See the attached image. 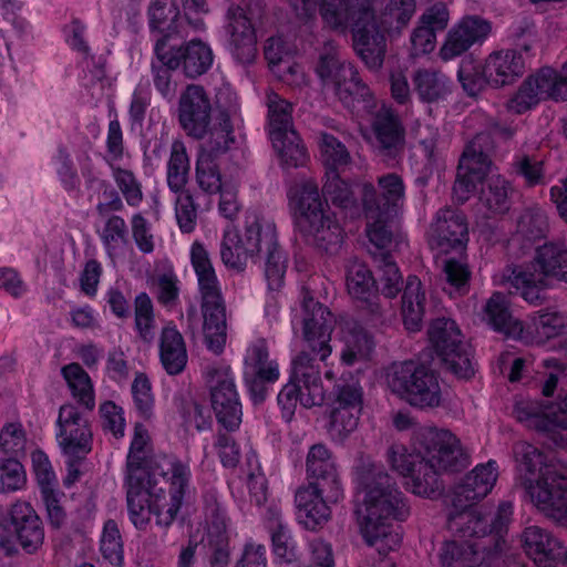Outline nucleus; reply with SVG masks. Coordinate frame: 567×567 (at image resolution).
I'll return each instance as SVG.
<instances>
[{"instance_id":"obj_1","label":"nucleus","mask_w":567,"mask_h":567,"mask_svg":"<svg viewBox=\"0 0 567 567\" xmlns=\"http://www.w3.org/2000/svg\"><path fill=\"white\" fill-rule=\"evenodd\" d=\"M296 14L307 19L317 9L324 28L346 34L351 32L355 53L371 71H379L386 52L385 35L396 39L410 25L416 0H289Z\"/></svg>"},{"instance_id":"obj_2","label":"nucleus","mask_w":567,"mask_h":567,"mask_svg":"<svg viewBox=\"0 0 567 567\" xmlns=\"http://www.w3.org/2000/svg\"><path fill=\"white\" fill-rule=\"evenodd\" d=\"M189 481V468L165 455H152L148 431L141 423L134 426L126 460V506L137 529H146L152 516L159 527L175 519Z\"/></svg>"},{"instance_id":"obj_3","label":"nucleus","mask_w":567,"mask_h":567,"mask_svg":"<svg viewBox=\"0 0 567 567\" xmlns=\"http://www.w3.org/2000/svg\"><path fill=\"white\" fill-rule=\"evenodd\" d=\"M302 308L306 347L291 359L289 380L277 398L282 416L288 421L295 414L298 402L307 409L323 403L324 390L320 362H324L332 352L331 312L320 302L315 301L307 289H302Z\"/></svg>"},{"instance_id":"obj_4","label":"nucleus","mask_w":567,"mask_h":567,"mask_svg":"<svg viewBox=\"0 0 567 567\" xmlns=\"http://www.w3.org/2000/svg\"><path fill=\"white\" fill-rule=\"evenodd\" d=\"M358 485L362 501L355 513L361 534L381 556L378 567H394L385 556L401 544L392 520L406 519L410 514L406 499L381 465H362L358 472Z\"/></svg>"},{"instance_id":"obj_5","label":"nucleus","mask_w":567,"mask_h":567,"mask_svg":"<svg viewBox=\"0 0 567 567\" xmlns=\"http://www.w3.org/2000/svg\"><path fill=\"white\" fill-rule=\"evenodd\" d=\"M415 452L404 446H392L388 452L391 467L404 477L412 493L435 497L443 485L441 472H457L467 465V455L460 440L449 430L436 427L421 429L415 439Z\"/></svg>"},{"instance_id":"obj_6","label":"nucleus","mask_w":567,"mask_h":567,"mask_svg":"<svg viewBox=\"0 0 567 567\" xmlns=\"http://www.w3.org/2000/svg\"><path fill=\"white\" fill-rule=\"evenodd\" d=\"M265 257V277L270 290H279L284 285L287 256L278 243L276 225L257 215L246 216L243 231L227 227L220 244V258L224 265L243 271L248 258Z\"/></svg>"},{"instance_id":"obj_7","label":"nucleus","mask_w":567,"mask_h":567,"mask_svg":"<svg viewBox=\"0 0 567 567\" xmlns=\"http://www.w3.org/2000/svg\"><path fill=\"white\" fill-rule=\"evenodd\" d=\"M496 154V142L492 132L477 134L463 151L456 178L453 185V196L460 204H464L476 189L478 184L484 185L491 173ZM496 190L492 183H487L480 192L475 206L476 225L481 231H493L496 221Z\"/></svg>"},{"instance_id":"obj_8","label":"nucleus","mask_w":567,"mask_h":567,"mask_svg":"<svg viewBox=\"0 0 567 567\" xmlns=\"http://www.w3.org/2000/svg\"><path fill=\"white\" fill-rule=\"evenodd\" d=\"M390 390L417 409L437 408L442 391L434 371L413 361L393 363L386 373Z\"/></svg>"},{"instance_id":"obj_9","label":"nucleus","mask_w":567,"mask_h":567,"mask_svg":"<svg viewBox=\"0 0 567 567\" xmlns=\"http://www.w3.org/2000/svg\"><path fill=\"white\" fill-rule=\"evenodd\" d=\"M534 272H526L517 268L507 269L498 286L511 292V287L525 288L523 297L534 298V288L545 286V278L553 277L567 282V249L560 245L549 243L536 249L534 257Z\"/></svg>"},{"instance_id":"obj_10","label":"nucleus","mask_w":567,"mask_h":567,"mask_svg":"<svg viewBox=\"0 0 567 567\" xmlns=\"http://www.w3.org/2000/svg\"><path fill=\"white\" fill-rule=\"evenodd\" d=\"M516 417L544 434L554 445L567 444V390L560 389L556 402L524 401L515 405Z\"/></svg>"},{"instance_id":"obj_11","label":"nucleus","mask_w":567,"mask_h":567,"mask_svg":"<svg viewBox=\"0 0 567 567\" xmlns=\"http://www.w3.org/2000/svg\"><path fill=\"white\" fill-rule=\"evenodd\" d=\"M548 99L567 101V87L560 73L544 66L523 81L505 107L509 113L523 114Z\"/></svg>"},{"instance_id":"obj_12","label":"nucleus","mask_w":567,"mask_h":567,"mask_svg":"<svg viewBox=\"0 0 567 567\" xmlns=\"http://www.w3.org/2000/svg\"><path fill=\"white\" fill-rule=\"evenodd\" d=\"M206 375L212 408L218 423L228 431H235L241 422L243 413L230 368L214 365L208 368Z\"/></svg>"},{"instance_id":"obj_13","label":"nucleus","mask_w":567,"mask_h":567,"mask_svg":"<svg viewBox=\"0 0 567 567\" xmlns=\"http://www.w3.org/2000/svg\"><path fill=\"white\" fill-rule=\"evenodd\" d=\"M363 408V390L357 381H341L333 388L329 433L332 439L342 441L359 424Z\"/></svg>"},{"instance_id":"obj_14","label":"nucleus","mask_w":567,"mask_h":567,"mask_svg":"<svg viewBox=\"0 0 567 567\" xmlns=\"http://www.w3.org/2000/svg\"><path fill=\"white\" fill-rule=\"evenodd\" d=\"M361 197L367 218L365 233L372 245L369 250L372 258H375L377 251L391 255L392 249L396 246L393 213L381 208V203H379L377 190L372 184H363Z\"/></svg>"},{"instance_id":"obj_15","label":"nucleus","mask_w":567,"mask_h":567,"mask_svg":"<svg viewBox=\"0 0 567 567\" xmlns=\"http://www.w3.org/2000/svg\"><path fill=\"white\" fill-rule=\"evenodd\" d=\"M150 27L157 31L156 40L168 38L169 41H182L190 37V30L203 31L205 22L202 18L181 16L174 0H152L148 8Z\"/></svg>"},{"instance_id":"obj_16","label":"nucleus","mask_w":567,"mask_h":567,"mask_svg":"<svg viewBox=\"0 0 567 567\" xmlns=\"http://www.w3.org/2000/svg\"><path fill=\"white\" fill-rule=\"evenodd\" d=\"M280 377L279 364L269 359V350L264 339L250 344L245 357V382L255 403L266 399L268 385Z\"/></svg>"},{"instance_id":"obj_17","label":"nucleus","mask_w":567,"mask_h":567,"mask_svg":"<svg viewBox=\"0 0 567 567\" xmlns=\"http://www.w3.org/2000/svg\"><path fill=\"white\" fill-rule=\"evenodd\" d=\"M178 123L187 136L204 140L212 122V102L204 86L188 84L178 100Z\"/></svg>"},{"instance_id":"obj_18","label":"nucleus","mask_w":567,"mask_h":567,"mask_svg":"<svg viewBox=\"0 0 567 567\" xmlns=\"http://www.w3.org/2000/svg\"><path fill=\"white\" fill-rule=\"evenodd\" d=\"M535 480L528 487L532 502L548 519L567 527V477L563 473Z\"/></svg>"},{"instance_id":"obj_19","label":"nucleus","mask_w":567,"mask_h":567,"mask_svg":"<svg viewBox=\"0 0 567 567\" xmlns=\"http://www.w3.org/2000/svg\"><path fill=\"white\" fill-rule=\"evenodd\" d=\"M3 528L28 554L35 553L43 545V523L27 502H17L10 507Z\"/></svg>"},{"instance_id":"obj_20","label":"nucleus","mask_w":567,"mask_h":567,"mask_svg":"<svg viewBox=\"0 0 567 567\" xmlns=\"http://www.w3.org/2000/svg\"><path fill=\"white\" fill-rule=\"evenodd\" d=\"M346 286L348 293L367 311L371 321H381L383 310L379 303L375 279L368 266L357 257H350L346 262Z\"/></svg>"},{"instance_id":"obj_21","label":"nucleus","mask_w":567,"mask_h":567,"mask_svg":"<svg viewBox=\"0 0 567 567\" xmlns=\"http://www.w3.org/2000/svg\"><path fill=\"white\" fill-rule=\"evenodd\" d=\"M58 426L59 444L66 455L79 457L91 451L92 431L76 406L64 404L60 408Z\"/></svg>"},{"instance_id":"obj_22","label":"nucleus","mask_w":567,"mask_h":567,"mask_svg":"<svg viewBox=\"0 0 567 567\" xmlns=\"http://www.w3.org/2000/svg\"><path fill=\"white\" fill-rule=\"evenodd\" d=\"M492 31V23L478 16L463 17L447 32L439 56L444 62L461 56L472 45L483 42Z\"/></svg>"},{"instance_id":"obj_23","label":"nucleus","mask_w":567,"mask_h":567,"mask_svg":"<svg viewBox=\"0 0 567 567\" xmlns=\"http://www.w3.org/2000/svg\"><path fill=\"white\" fill-rule=\"evenodd\" d=\"M492 31V23L478 16L463 17L447 32L439 56L444 62L461 56L472 45L483 42Z\"/></svg>"},{"instance_id":"obj_24","label":"nucleus","mask_w":567,"mask_h":567,"mask_svg":"<svg viewBox=\"0 0 567 567\" xmlns=\"http://www.w3.org/2000/svg\"><path fill=\"white\" fill-rule=\"evenodd\" d=\"M228 48L240 64L251 63L257 54L255 25L245 8L231 4L227 11Z\"/></svg>"},{"instance_id":"obj_25","label":"nucleus","mask_w":567,"mask_h":567,"mask_svg":"<svg viewBox=\"0 0 567 567\" xmlns=\"http://www.w3.org/2000/svg\"><path fill=\"white\" fill-rule=\"evenodd\" d=\"M375 137L374 148L384 161L396 159L404 150L405 128L396 112L380 109L372 123Z\"/></svg>"},{"instance_id":"obj_26","label":"nucleus","mask_w":567,"mask_h":567,"mask_svg":"<svg viewBox=\"0 0 567 567\" xmlns=\"http://www.w3.org/2000/svg\"><path fill=\"white\" fill-rule=\"evenodd\" d=\"M203 331L207 348L216 354L224 351L227 340L226 306L220 289L200 292Z\"/></svg>"},{"instance_id":"obj_27","label":"nucleus","mask_w":567,"mask_h":567,"mask_svg":"<svg viewBox=\"0 0 567 567\" xmlns=\"http://www.w3.org/2000/svg\"><path fill=\"white\" fill-rule=\"evenodd\" d=\"M432 228L441 252L449 254L452 250L460 255L464 252L468 241V225L461 210L450 207L440 209Z\"/></svg>"},{"instance_id":"obj_28","label":"nucleus","mask_w":567,"mask_h":567,"mask_svg":"<svg viewBox=\"0 0 567 567\" xmlns=\"http://www.w3.org/2000/svg\"><path fill=\"white\" fill-rule=\"evenodd\" d=\"M447 529L456 537H485L491 535L496 526V514L483 507H454L451 504L446 518Z\"/></svg>"},{"instance_id":"obj_29","label":"nucleus","mask_w":567,"mask_h":567,"mask_svg":"<svg viewBox=\"0 0 567 567\" xmlns=\"http://www.w3.org/2000/svg\"><path fill=\"white\" fill-rule=\"evenodd\" d=\"M306 471L309 483L321 485L329 498L340 499L343 496L334 458L326 445L315 444L310 447Z\"/></svg>"},{"instance_id":"obj_30","label":"nucleus","mask_w":567,"mask_h":567,"mask_svg":"<svg viewBox=\"0 0 567 567\" xmlns=\"http://www.w3.org/2000/svg\"><path fill=\"white\" fill-rule=\"evenodd\" d=\"M495 483L494 462L478 464L454 487L451 503L458 508L473 506L493 491Z\"/></svg>"},{"instance_id":"obj_31","label":"nucleus","mask_w":567,"mask_h":567,"mask_svg":"<svg viewBox=\"0 0 567 567\" xmlns=\"http://www.w3.org/2000/svg\"><path fill=\"white\" fill-rule=\"evenodd\" d=\"M339 499H331L322 489L321 485L308 483L296 491L295 503L300 523L307 528L315 530L326 524L330 518L328 503H336Z\"/></svg>"},{"instance_id":"obj_32","label":"nucleus","mask_w":567,"mask_h":567,"mask_svg":"<svg viewBox=\"0 0 567 567\" xmlns=\"http://www.w3.org/2000/svg\"><path fill=\"white\" fill-rule=\"evenodd\" d=\"M298 227L305 240L319 251L330 255L339 251L343 241L342 229L327 212L298 221Z\"/></svg>"},{"instance_id":"obj_33","label":"nucleus","mask_w":567,"mask_h":567,"mask_svg":"<svg viewBox=\"0 0 567 567\" xmlns=\"http://www.w3.org/2000/svg\"><path fill=\"white\" fill-rule=\"evenodd\" d=\"M171 42L172 54L178 60V69L188 79H196L205 74L212 66L214 54L210 47L199 39Z\"/></svg>"},{"instance_id":"obj_34","label":"nucleus","mask_w":567,"mask_h":567,"mask_svg":"<svg viewBox=\"0 0 567 567\" xmlns=\"http://www.w3.org/2000/svg\"><path fill=\"white\" fill-rule=\"evenodd\" d=\"M334 90L339 100L347 107L370 112L375 106L374 95L360 78L355 66H346L341 70Z\"/></svg>"},{"instance_id":"obj_35","label":"nucleus","mask_w":567,"mask_h":567,"mask_svg":"<svg viewBox=\"0 0 567 567\" xmlns=\"http://www.w3.org/2000/svg\"><path fill=\"white\" fill-rule=\"evenodd\" d=\"M439 558L443 567H475L482 564L491 567L495 555L493 548L480 549L474 543L449 540L440 548Z\"/></svg>"},{"instance_id":"obj_36","label":"nucleus","mask_w":567,"mask_h":567,"mask_svg":"<svg viewBox=\"0 0 567 567\" xmlns=\"http://www.w3.org/2000/svg\"><path fill=\"white\" fill-rule=\"evenodd\" d=\"M547 217L540 212H526L517 220L516 231L506 241V249L512 256L519 257L530 250L533 244L546 236Z\"/></svg>"},{"instance_id":"obj_37","label":"nucleus","mask_w":567,"mask_h":567,"mask_svg":"<svg viewBox=\"0 0 567 567\" xmlns=\"http://www.w3.org/2000/svg\"><path fill=\"white\" fill-rule=\"evenodd\" d=\"M168 41L169 37L155 40V60L151 63L154 85L165 97L172 95L175 91L172 76L173 71L178 69V60L173 56V47L169 45Z\"/></svg>"},{"instance_id":"obj_38","label":"nucleus","mask_w":567,"mask_h":567,"mask_svg":"<svg viewBox=\"0 0 567 567\" xmlns=\"http://www.w3.org/2000/svg\"><path fill=\"white\" fill-rule=\"evenodd\" d=\"M159 358L165 371L179 374L187 364V350L182 333L175 327H165L159 339Z\"/></svg>"},{"instance_id":"obj_39","label":"nucleus","mask_w":567,"mask_h":567,"mask_svg":"<svg viewBox=\"0 0 567 567\" xmlns=\"http://www.w3.org/2000/svg\"><path fill=\"white\" fill-rule=\"evenodd\" d=\"M265 525L270 535L272 551L284 563L297 559V549L289 528L284 523L281 512L277 507H269L265 516Z\"/></svg>"},{"instance_id":"obj_40","label":"nucleus","mask_w":567,"mask_h":567,"mask_svg":"<svg viewBox=\"0 0 567 567\" xmlns=\"http://www.w3.org/2000/svg\"><path fill=\"white\" fill-rule=\"evenodd\" d=\"M414 91L424 103H437L451 93V82L441 71L417 69L412 76Z\"/></svg>"},{"instance_id":"obj_41","label":"nucleus","mask_w":567,"mask_h":567,"mask_svg":"<svg viewBox=\"0 0 567 567\" xmlns=\"http://www.w3.org/2000/svg\"><path fill=\"white\" fill-rule=\"evenodd\" d=\"M291 204L298 210V221L306 218L311 219L315 215H321L324 212L318 184L312 179H301L291 186L288 190Z\"/></svg>"},{"instance_id":"obj_42","label":"nucleus","mask_w":567,"mask_h":567,"mask_svg":"<svg viewBox=\"0 0 567 567\" xmlns=\"http://www.w3.org/2000/svg\"><path fill=\"white\" fill-rule=\"evenodd\" d=\"M284 168H298L307 164L309 154L296 130L269 137Z\"/></svg>"},{"instance_id":"obj_43","label":"nucleus","mask_w":567,"mask_h":567,"mask_svg":"<svg viewBox=\"0 0 567 567\" xmlns=\"http://www.w3.org/2000/svg\"><path fill=\"white\" fill-rule=\"evenodd\" d=\"M425 305V292L416 276H409L402 295V317L410 331H419L422 327Z\"/></svg>"},{"instance_id":"obj_44","label":"nucleus","mask_w":567,"mask_h":567,"mask_svg":"<svg viewBox=\"0 0 567 567\" xmlns=\"http://www.w3.org/2000/svg\"><path fill=\"white\" fill-rule=\"evenodd\" d=\"M205 138L198 155H207V157L216 159L219 155L225 154L235 142L230 116L225 112L220 113L218 122L214 125L209 124Z\"/></svg>"},{"instance_id":"obj_45","label":"nucleus","mask_w":567,"mask_h":567,"mask_svg":"<svg viewBox=\"0 0 567 567\" xmlns=\"http://www.w3.org/2000/svg\"><path fill=\"white\" fill-rule=\"evenodd\" d=\"M267 131L269 137L296 130L292 118V104L274 91L267 92Z\"/></svg>"},{"instance_id":"obj_46","label":"nucleus","mask_w":567,"mask_h":567,"mask_svg":"<svg viewBox=\"0 0 567 567\" xmlns=\"http://www.w3.org/2000/svg\"><path fill=\"white\" fill-rule=\"evenodd\" d=\"M322 194L327 202L341 208L351 217L360 215V206L351 186L341 179L337 172H329L327 174Z\"/></svg>"},{"instance_id":"obj_47","label":"nucleus","mask_w":567,"mask_h":567,"mask_svg":"<svg viewBox=\"0 0 567 567\" xmlns=\"http://www.w3.org/2000/svg\"><path fill=\"white\" fill-rule=\"evenodd\" d=\"M71 393L76 401L92 411L95 406L94 389L90 375L79 363H70L61 369Z\"/></svg>"},{"instance_id":"obj_48","label":"nucleus","mask_w":567,"mask_h":567,"mask_svg":"<svg viewBox=\"0 0 567 567\" xmlns=\"http://www.w3.org/2000/svg\"><path fill=\"white\" fill-rule=\"evenodd\" d=\"M514 453L527 473L538 474L536 480H544L547 477L546 473L550 476L559 473L554 463L547 462V456L539 449L527 442H518Z\"/></svg>"},{"instance_id":"obj_49","label":"nucleus","mask_w":567,"mask_h":567,"mask_svg":"<svg viewBox=\"0 0 567 567\" xmlns=\"http://www.w3.org/2000/svg\"><path fill=\"white\" fill-rule=\"evenodd\" d=\"M429 340L436 353L444 354L463 341L457 323L449 318L433 320L427 330Z\"/></svg>"},{"instance_id":"obj_50","label":"nucleus","mask_w":567,"mask_h":567,"mask_svg":"<svg viewBox=\"0 0 567 567\" xmlns=\"http://www.w3.org/2000/svg\"><path fill=\"white\" fill-rule=\"evenodd\" d=\"M189 157L185 144L175 140L171 146L169 159L167 163V185L172 192L184 188L188 182Z\"/></svg>"},{"instance_id":"obj_51","label":"nucleus","mask_w":567,"mask_h":567,"mask_svg":"<svg viewBox=\"0 0 567 567\" xmlns=\"http://www.w3.org/2000/svg\"><path fill=\"white\" fill-rule=\"evenodd\" d=\"M190 260L197 276L199 292L220 289L209 254L198 241L192 245Z\"/></svg>"},{"instance_id":"obj_52","label":"nucleus","mask_w":567,"mask_h":567,"mask_svg":"<svg viewBox=\"0 0 567 567\" xmlns=\"http://www.w3.org/2000/svg\"><path fill=\"white\" fill-rule=\"evenodd\" d=\"M440 357L445 369L458 379H470L474 375L472 349L466 342L462 341L446 353L440 354Z\"/></svg>"},{"instance_id":"obj_53","label":"nucleus","mask_w":567,"mask_h":567,"mask_svg":"<svg viewBox=\"0 0 567 567\" xmlns=\"http://www.w3.org/2000/svg\"><path fill=\"white\" fill-rule=\"evenodd\" d=\"M341 360L348 365L369 357L373 349L371 337L363 330H351L343 334Z\"/></svg>"},{"instance_id":"obj_54","label":"nucleus","mask_w":567,"mask_h":567,"mask_svg":"<svg viewBox=\"0 0 567 567\" xmlns=\"http://www.w3.org/2000/svg\"><path fill=\"white\" fill-rule=\"evenodd\" d=\"M378 265L381 275L382 293L388 298H394L402 290L403 278L392 255H384L377 251L373 259Z\"/></svg>"},{"instance_id":"obj_55","label":"nucleus","mask_w":567,"mask_h":567,"mask_svg":"<svg viewBox=\"0 0 567 567\" xmlns=\"http://www.w3.org/2000/svg\"><path fill=\"white\" fill-rule=\"evenodd\" d=\"M443 274L447 285L444 290L451 296H463L468 291L471 271L465 262L456 258H446Z\"/></svg>"},{"instance_id":"obj_56","label":"nucleus","mask_w":567,"mask_h":567,"mask_svg":"<svg viewBox=\"0 0 567 567\" xmlns=\"http://www.w3.org/2000/svg\"><path fill=\"white\" fill-rule=\"evenodd\" d=\"M520 542L526 555L542 563V556L549 546H557V538L538 526H529L520 534Z\"/></svg>"},{"instance_id":"obj_57","label":"nucleus","mask_w":567,"mask_h":567,"mask_svg":"<svg viewBox=\"0 0 567 567\" xmlns=\"http://www.w3.org/2000/svg\"><path fill=\"white\" fill-rule=\"evenodd\" d=\"M100 550L112 566L120 567L123 564L122 537L117 524L112 519L104 524Z\"/></svg>"},{"instance_id":"obj_58","label":"nucleus","mask_w":567,"mask_h":567,"mask_svg":"<svg viewBox=\"0 0 567 567\" xmlns=\"http://www.w3.org/2000/svg\"><path fill=\"white\" fill-rule=\"evenodd\" d=\"M320 150L322 159L331 172L346 167L351 161L346 146L329 133L320 134Z\"/></svg>"},{"instance_id":"obj_59","label":"nucleus","mask_w":567,"mask_h":567,"mask_svg":"<svg viewBox=\"0 0 567 567\" xmlns=\"http://www.w3.org/2000/svg\"><path fill=\"white\" fill-rule=\"evenodd\" d=\"M196 182L205 193L216 194L221 190V175L214 158L207 155L197 156Z\"/></svg>"},{"instance_id":"obj_60","label":"nucleus","mask_w":567,"mask_h":567,"mask_svg":"<svg viewBox=\"0 0 567 567\" xmlns=\"http://www.w3.org/2000/svg\"><path fill=\"white\" fill-rule=\"evenodd\" d=\"M346 66H354L352 63L341 61L337 49L329 44L319 55L316 72L323 82H331L336 85L339 82L341 70Z\"/></svg>"},{"instance_id":"obj_61","label":"nucleus","mask_w":567,"mask_h":567,"mask_svg":"<svg viewBox=\"0 0 567 567\" xmlns=\"http://www.w3.org/2000/svg\"><path fill=\"white\" fill-rule=\"evenodd\" d=\"M526 71L523 55L516 50L498 54V87L514 84Z\"/></svg>"},{"instance_id":"obj_62","label":"nucleus","mask_w":567,"mask_h":567,"mask_svg":"<svg viewBox=\"0 0 567 567\" xmlns=\"http://www.w3.org/2000/svg\"><path fill=\"white\" fill-rule=\"evenodd\" d=\"M174 193L176 194L175 214L179 228L184 233H190L196 226L197 205L194 202L190 190L187 189L186 186Z\"/></svg>"},{"instance_id":"obj_63","label":"nucleus","mask_w":567,"mask_h":567,"mask_svg":"<svg viewBox=\"0 0 567 567\" xmlns=\"http://www.w3.org/2000/svg\"><path fill=\"white\" fill-rule=\"evenodd\" d=\"M378 184L382 190L379 203L384 200L381 208L389 209L390 213H395V208L404 198V185L402 178L394 174H386L378 178Z\"/></svg>"},{"instance_id":"obj_64","label":"nucleus","mask_w":567,"mask_h":567,"mask_svg":"<svg viewBox=\"0 0 567 567\" xmlns=\"http://www.w3.org/2000/svg\"><path fill=\"white\" fill-rule=\"evenodd\" d=\"M27 482L25 472L16 458L0 460V493L21 489Z\"/></svg>"}]
</instances>
